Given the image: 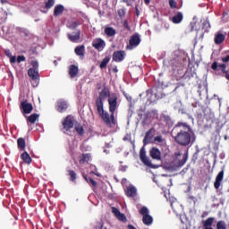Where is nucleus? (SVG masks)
Returning <instances> with one entry per match:
<instances>
[{
	"mask_svg": "<svg viewBox=\"0 0 229 229\" xmlns=\"http://www.w3.org/2000/svg\"><path fill=\"white\" fill-rule=\"evenodd\" d=\"M171 135L176 144L184 148L192 146V143L196 141V134L187 123H177L173 128Z\"/></svg>",
	"mask_w": 229,
	"mask_h": 229,
	"instance_id": "obj_1",
	"label": "nucleus"
},
{
	"mask_svg": "<svg viewBox=\"0 0 229 229\" xmlns=\"http://www.w3.org/2000/svg\"><path fill=\"white\" fill-rule=\"evenodd\" d=\"M98 113L100 115L101 119L103 120V122L105 123V124L106 126H108L109 128H112V124L114 126H115V124H117V122L115 121V116H114V121L113 122V118H112V114L110 115V114H108V112H105V108L104 106H102V108L99 109V107H97Z\"/></svg>",
	"mask_w": 229,
	"mask_h": 229,
	"instance_id": "obj_2",
	"label": "nucleus"
},
{
	"mask_svg": "<svg viewBox=\"0 0 229 229\" xmlns=\"http://www.w3.org/2000/svg\"><path fill=\"white\" fill-rule=\"evenodd\" d=\"M106 98H108V99L110 98H112V95L110 94V89L104 88L99 93H98V97L96 98L95 100V105L97 106V108L101 109L102 106H104V101L105 99H106Z\"/></svg>",
	"mask_w": 229,
	"mask_h": 229,
	"instance_id": "obj_3",
	"label": "nucleus"
},
{
	"mask_svg": "<svg viewBox=\"0 0 229 229\" xmlns=\"http://www.w3.org/2000/svg\"><path fill=\"white\" fill-rule=\"evenodd\" d=\"M63 130L64 133H69L72 128H74V117L72 114H68L62 122Z\"/></svg>",
	"mask_w": 229,
	"mask_h": 229,
	"instance_id": "obj_4",
	"label": "nucleus"
},
{
	"mask_svg": "<svg viewBox=\"0 0 229 229\" xmlns=\"http://www.w3.org/2000/svg\"><path fill=\"white\" fill-rule=\"evenodd\" d=\"M140 216H143V225H146V226H150V225H153V216H149V209H148L146 207H142L140 209Z\"/></svg>",
	"mask_w": 229,
	"mask_h": 229,
	"instance_id": "obj_5",
	"label": "nucleus"
},
{
	"mask_svg": "<svg viewBox=\"0 0 229 229\" xmlns=\"http://www.w3.org/2000/svg\"><path fill=\"white\" fill-rule=\"evenodd\" d=\"M108 105L113 123H114V114H115V110H117V95L115 93H113L108 98Z\"/></svg>",
	"mask_w": 229,
	"mask_h": 229,
	"instance_id": "obj_6",
	"label": "nucleus"
},
{
	"mask_svg": "<svg viewBox=\"0 0 229 229\" xmlns=\"http://www.w3.org/2000/svg\"><path fill=\"white\" fill-rule=\"evenodd\" d=\"M140 160L142 162V164H144V165H147V167L157 169V165H154L149 157H146V148H144V147H142L140 150Z\"/></svg>",
	"mask_w": 229,
	"mask_h": 229,
	"instance_id": "obj_7",
	"label": "nucleus"
},
{
	"mask_svg": "<svg viewBox=\"0 0 229 229\" xmlns=\"http://www.w3.org/2000/svg\"><path fill=\"white\" fill-rule=\"evenodd\" d=\"M139 44H140V37L139 34H134L131 37L129 45H127L126 49L131 51V49H133V47H137Z\"/></svg>",
	"mask_w": 229,
	"mask_h": 229,
	"instance_id": "obj_8",
	"label": "nucleus"
},
{
	"mask_svg": "<svg viewBox=\"0 0 229 229\" xmlns=\"http://www.w3.org/2000/svg\"><path fill=\"white\" fill-rule=\"evenodd\" d=\"M20 110L22 114H31V112H33V105L29 103L28 100H24L21 102Z\"/></svg>",
	"mask_w": 229,
	"mask_h": 229,
	"instance_id": "obj_9",
	"label": "nucleus"
},
{
	"mask_svg": "<svg viewBox=\"0 0 229 229\" xmlns=\"http://www.w3.org/2000/svg\"><path fill=\"white\" fill-rule=\"evenodd\" d=\"M217 67H220L221 68V72H223V74H225V80H228L229 81V72L226 70V64H218L217 62H213V64H211V69L213 71H217Z\"/></svg>",
	"mask_w": 229,
	"mask_h": 229,
	"instance_id": "obj_10",
	"label": "nucleus"
},
{
	"mask_svg": "<svg viewBox=\"0 0 229 229\" xmlns=\"http://www.w3.org/2000/svg\"><path fill=\"white\" fill-rule=\"evenodd\" d=\"M106 47V43H105V40H103L101 38H95L92 41V47L97 49V51H103Z\"/></svg>",
	"mask_w": 229,
	"mask_h": 229,
	"instance_id": "obj_11",
	"label": "nucleus"
},
{
	"mask_svg": "<svg viewBox=\"0 0 229 229\" xmlns=\"http://www.w3.org/2000/svg\"><path fill=\"white\" fill-rule=\"evenodd\" d=\"M125 56H126V53L123 50L114 51L113 53V61L116 63L123 62Z\"/></svg>",
	"mask_w": 229,
	"mask_h": 229,
	"instance_id": "obj_12",
	"label": "nucleus"
},
{
	"mask_svg": "<svg viewBox=\"0 0 229 229\" xmlns=\"http://www.w3.org/2000/svg\"><path fill=\"white\" fill-rule=\"evenodd\" d=\"M149 157H151L153 160H162V152H160V149L154 147L149 150Z\"/></svg>",
	"mask_w": 229,
	"mask_h": 229,
	"instance_id": "obj_13",
	"label": "nucleus"
},
{
	"mask_svg": "<svg viewBox=\"0 0 229 229\" xmlns=\"http://www.w3.org/2000/svg\"><path fill=\"white\" fill-rule=\"evenodd\" d=\"M225 178V170L220 171L215 180L214 187L215 189L218 190L219 187H221V183L223 182V179Z\"/></svg>",
	"mask_w": 229,
	"mask_h": 229,
	"instance_id": "obj_14",
	"label": "nucleus"
},
{
	"mask_svg": "<svg viewBox=\"0 0 229 229\" xmlns=\"http://www.w3.org/2000/svg\"><path fill=\"white\" fill-rule=\"evenodd\" d=\"M69 108V105L67 104V101L65 100H59L57 101L56 110L57 112H60V114H64L65 110Z\"/></svg>",
	"mask_w": 229,
	"mask_h": 229,
	"instance_id": "obj_15",
	"label": "nucleus"
},
{
	"mask_svg": "<svg viewBox=\"0 0 229 229\" xmlns=\"http://www.w3.org/2000/svg\"><path fill=\"white\" fill-rule=\"evenodd\" d=\"M81 37V30H78L76 32L68 34V38L71 42H78Z\"/></svg>",
	"mask_w": 229,
	"mask_h": 229,
	"instance_id": "obj_16",
	"label": "nucleus"
},
{
	"mask_svg": "<svg viewBox=\"0 0 229 229\" xmlns=\"http://www.w3.org/2000/svg\"><path fill=\"white\" fill-rule=\"evenodd\" d=\"M225 38L226 36H225V34L218 32L215 35L214 42L216 46H221V44L225 42Z\"/></svg>",
	"mask_w": 229,
	"mask_h": 229,
	"instance_id": "obj_17",
	"label": "nucleus"
},
{
	"mask_svg": "<svg viewBox=\"0 0 229 229\" xmlns=\"http://www.w3.org/2000/svg\"><path fill=\"white\" fill-rule=\"evenodd\" d=\"M28 74L33 81H37V80H40V74L38 73V70H35L33 68H30L28 71Z\"/></svg>",
	"mask_w": 229,
	"mask_h": 229,
	"instance_id": "obj_18",
	"label": "nucleus"
},
{
	"mask_svg": "<svg viewBox=\"0 0 229 229\" xmlns=\"http://www.w3.org/2000/svg\"><path fill=\"white\" fill-rule=\"evenodd\" d=\"M174 24H180L183 21V13L182 12H177L171 19Z\"/></svg>",
	"mask_w": 229,
	"mask_h": 229,
	"instance_id": "obj_19",
	"label": "nucleus"
},
{
	"mask_svg": "<svg viewBox=\"0 0 229 229\" xmlns=\"http://www.w3.org/2000/svg\"><path fill=\"white\" fill-rule=\"evenodd\" d=\"M21 159L22 160L23 164H27L28 165H30V164H31V162H33V160L31 159V157L30 156V154L26 151H24L21 156H20Z\"/></svg>",
	"mask_w": 229,
	"mask_h": 229,
	"instance_id": "obj_20",
	"label": "nucleus"
},
{
	"mask_svg": "<svg viewBox=\"0 0 229 229\" xmlns=\"http://www.w3.org/2000/svg\"><path fill=\"white\" fill-rule=\"evenodd\" d=\"M79 71L80 70L76 64H71L69 67L70 78H76V76H78Z\"/></svg>",
	"mask_w": 229,
	"mask_h": 229,
	"instance_id": "obj_21",
	"label": "nucleus"
},
{
	"mask_svg": "<svg viewBox=\"0 0 229 229\" xmlns=\"http://www.w3.org/2000/svg\"><path fill=\"white\" fill-rule=\"evenodd\" d=\"M64 10H65L64 5L62 4L55 5L54 9V17H58V15H62V13H64Z\"/></svg>",
	"mask_w": 229,
	"mask_h": 229,
	"instance_id": "obj_22",
	"label": "nucleus"
},
{
	"mask_svg": "<svg viewBox=\"0 0 229 229\" xmlns=\"http://www.w3.org/2000/svg\"><path fill=\"white\" fill-rule=\"evenodd\" d=\"M39 117H40V114L34 113V114H30V116H28L27 123H30V124H35V123H37V121H38Z\"/></svg>",
	"mask_w": 229,
	"mask_h": 229,
	"instance_id": "obj_23",
	"label": "nucleus"
},
{
	"mask_svg": "<svg viewBox=\"0 0 229 229\" xmlns=\"http://www.w3.org/2000/svg\"><path fill=\"white\" fill-rule=\"evenodd\" d=\"M82 176H83L85 182H87V183H89V185L90 187H98V182L96 181H94V179H92V177H89L85 174H82Z\"/></svg>",
	"mask_w": 229,
	"mask_h": 229,
	"instance_id": "obj_24",
	"label": "nucleus"
},
{
	"mask_svg": "<svg viewBox=\"0 0 229 229\" xmlns=\"http://www.w3.org/2000/svg\"><path fill=\"white\" fill-rule=\"evenodd\" d=\"M125 192L128 198H135L137 196V189L133 186L127 188Z\"/></svg>",
	"mask_w": 229,
	"mask_h": 229,
	"instance_id": "obj_25",
	"label": "nucleus"
},
{
	"mask_svg": "<svg viewBox=\"0 0 229 229\" xmlns=\"http://www.w3.org/2000/svg\"><path fill=\"white\" fill-rule=\"evenodd\" d=\"M75 55H77V56H81L83 58V56H85V46L81 45V46H78L75 47Z\"/></svg>",
	"mask_w": 229,
	"mask_h": 229,
	"instance_id": "obj_26",
	"label": "nucleus"
},
{
	"mask_svg": "<svg viewBox=\"0 0 229 229\" xmlns=\"http://www.w3.org/2000/svg\"><path fill=\"white\" fill-rule=\"evenodd\" d=\"M17 146L20 151H24L26 149V140L24 138H19L17 140Z\"/></svg>",
	"mask_w": 229,
	"mask_h": 229,
	"instance_id": "obj_27",
	"label": "nucleus"
},
{
	"mask_svg": "<svg viewBox=\"0 0 229 229\" xmlns=\"http://www.w3.org/2000/svg\"><path fill=\"white\" fill-rule=\"evenodd\" d=\"M104 32L107 37H115V33H116L115 29L112 27H106Z\"/></svg>",
	"mask_w": 229,
	"mask_h": 229,
	"instance_id": "obj_28",
	"label": "nucleus"
},
{
	"mask_svg": "<svg viewBox=\"0 0 229 229\" xmlns=\"http://www.w3.org/2000/svg\"><path fill=\"white\" fill-rule=\"evenodd\" d=\"M210 21L208 19L205 20L202 23V30H204V33H208L210 31Z\"/></svg>",
	"mask_w": 229,
	"mask_h": 229,
	"instance_id": "obj_29",
	"label": "nucleus"
},
{
	"mask_svg": "<svg viewBox=\"0 0 229 229\" xmlns=\"http://www.w3.org/2000/svg\"><path fill=\"white\" fill-rule=\"evenodd\" d=\"M75 131L80 135L81 137H83L85 135V129L81 126V124L78 123L75 125Z\"/></svg>",
	"mask_w": 229,
	"mask_h": 229,
	"instance_id": "obj_30",
	"label": "nucleus"
},
{
	"mask_svg": "<svg viewBox=\"0 0 229 229\" xmlns=\"http://www.w3.org/2000/svg\"><path fill=\"white\" fill-rule=\"evenodd\" d=\"M110 59H111L110 55L106 56L102 60V62H101V64L99 65L100 69H106V65H108V63L110 62Z\"/></svg>",
	"mask_w": 229,
	"mask_h": 229,
	"instance_id": "obj_31",
	"label": "nucleus"
},
{
	"mask_svg": "<svg viewBox=\"0 0 229 229\" xmlns=\"http://www.w3.org/2000/svg\"><path fill=\"white\" fill-rule=\"evenodd\" d=\"M153 131H155L154 128L149 129L145 135V138L143 140V144L146 146L148 144V140H149V138L151 137V134L153 133Z\"/></svg>",
	"mask_w": 229,
	"mask_h": 229,
	"instance_id": "obj_32",
	"label": "nucleus"
},
{
	"mask_svg": "<svg viewBox=\"0 0 229 229\" xmlns=\"http://www.w3.org/2000/svg\"><path fill=\"white\" fill-rule=\"evenodd\" d=\"M89 160H90V154H82V156L79 160V163L80 164L89 163Z\"/></svg>",
	"mask_w": 229,
	"mask_h": 229,
	"instance_id": "obj_33",
	"label": "nucleus"
},
{
	"mask_svg": "<svg viewBox=\"0 0 229 229\" xmlns=\"http://www.w3.org/2000/svg\"><path fill=\"white\" fill-rule=\"evenodd\" d=\"M68 175L70 176V182H76L77 174L74 170H68Z\"/></svg>",
	"mask_w": 229,
	"mask_h": 229,
	"instance_id": "obj_34",
	"label": "nucleus"
},
{
	"mask_svg": "<svg viewBox=\"0 0 229 229\" xmlns=\"http://www.w3.org/2000/svg\"><path fill=\"white\" fill-rule=\"evenodd\" d=\"M215 218L214 217H208L205 222L203 226L205 228H209V226H212L214 225Z\"/></svg>",
	"mask_w": 229,
	"mask_h": 229,
	"instance_id": "obj_35",
	"label": "nucleus"
},
{
	"mask_svg": "<svg viewBox=\"0 0 229 229\" xmlns=\"http://www.w3.org/2000/svg\"><path fill=\"white\" fill-rule=\"evenodd\" d=\"M216 229H228L226 226V222L220 220L216 224Z\"/></svg>",
	"mask_w": 229,
	"mask_h": 229,
	"instance_id": "obj_36",
	"label": "nucleus"
},
{
	"mask_svg": "<svg viewBox=\"0 0 229 229\" xmlns=\"http://www.w3.org/2000/svg\"><path fill=\"white\" fill-rule=\"evenodd\" d=\"M165 140H164V137H162V135H159L154 138L155 144H164Z\"/></svg>",
	"mask_w": 229,
	"mask_h": 229,
	"instance_id": "obj_37",
	"label": "nucleus"
},
{
	"mask_svg": "<svg viewBox=\"0 0 229 229\" xmlns=\"http://www.w3.org/2000/svg\"><path fill=\"white\" fill-rule=\"evenodd\" d=\"M53 6H55V0H48L45 4V8L47 10H50V8H53Z\"/></svg>",
	"mask_w": 229,
	"mask_h": 229,
	"instance_id": "obj_38",
	"label": "nucleus"
},
{
	"mask_svg": "<svg viewBox=\"0 0 229 229\" xmlns=\"http://www.w3.org/2000/svg\"><path fill=\"white\" fill-rule=\"evenodd\" d=\"M187 158H188L187 154H184L183 157H182V159L179 160V162H178L179 167H182V165H185V164L187 163Z\"/></svg>",
	"mask_w": 229,
	"mask_h": 229,
	"instance_id": "obj_39",
	"label": "nucleus"
},
{
	"mask_svg": "<svg viewBox=\"0 0 229 229\" xmlns=\"http://www.w3.org/2000/svg\"><path fill=\"white\" fill-rule=\"evenodd\" d=\"M80 26V21H72L69 25L70 30H76Z\"/></svg>",
	"mask_w": 229,
	"mask_h": 229,
	"instance_id": "obj_40",
	"label": "nucleus"
},
{
	"mask_svg": "<svg viewBox=\"0 0 229 229\" xmlns=\"http://www.w3.org/2000/svg\"><path fill=\"white\" fill-rule=\"evenodd\" d=\"M169 6L172 10H174V8H177L178 4L174 0H169Z\"/></svg>",
	"mask_w": 229,
	"mask_h": 229,
	"instance_id": "obj_41",
	"label": "nucleus"
},
{
	"mask_svg": "<svg viewBox=\"0 0 229 229\" xmlns=\"http://www.w3.org/2000/svg\"><path fill=\"white\" fill-rule=\"evenodd\" d=\"M16 62L21 64V62H26V57L24 55H18Z\"/></svg>",
	"mask_w": 229,
	"mask_h": 229,
	"instance_id": "obj_42",
	"label": "nucleus"
},
{
	"mask_svg": "<svg viewBox=\"0 0 229 229\" xmlns=\"http://www.w3.org/2000/svg\"><path fill=\"white\" fill-rule=\"evenodd\" d=\"M112 212H113V214L115 216V217H117V216H118L119 214H121V211H119V210L117 209V208H115V207H113V208H112Z\"/></svg>",
	"mask_w": 229,
	"mask_h": 229,
	"instance_id": "obj_43",
	"label": "nucleus"
},
{
	"mask_svg": "<svg viewBox=\"0 0 229 229\" xmlns=\"http://www.w3.org/2000/svg\"><path fill=\"white\" fill-rule=\"evenodd\" d=\"M31 65H32V69H35L36 71H38V62H37V61H33L32 63H31Z\"/></svg>",
	"mask_w": 229,
	"mask_h": 229,
	"instance_id": "obj_44",
	"label": "nucleus"
},
{
	"mask_svg": "<svg viewBox=\"0 0 229 229\" xmlns=\"http://www.w3.org/2000/svg\"><path fill=\"white\" fill-rule=\"evenodd\" d=\"M117 219H119V221H124V219H126V216H124V214L120 213L118 216H116Z\"/></svg>",
	"mask_w": 229,
	"mask_h": 229,
	"instance_id": "obj_45",
	"label": "nucleus"
},
{
	"mask_svg": "<svg viewBox=\"0 0 229 229\" xmlns=\"http://www.w3.org/2000/svg\"><path fill=\"white\" fill-rule=\"evenodd\" d=\"M123 27L125 28V30H127L128 31H130V30H131V28H130V25L128 24V21H123Z\"/></svg>",
	"mask_w": 229,
	"mask_h": 229,
	"instance_id": "obj_46",
	"label": "nucleus"
},
{
	"mask_svg": "<svg viewBox=\"0 0 229 229\" xmlns=\"http://www.w3.org/2000/svg\"><path fill=\"white\" fill-rule=\"evenodd\" d=\"M9 58L11 64H15V62H17V57H15V55H11Z\"/></svg>",
	"mask_w": 229,
	"mask_h": 229,
	"instance_id": "obj_47",
	"label": "nucleus"
},
{
	"mask_svg": "<svg viewBox=\"0 0 229 229\" xmlns=\"http://www.w3.org/2000/svg\"><path fill=\"white\" fill-rule=\"evenodd\" d=\"M131 1L134 2L136 0H123V3H125L127 4V6H131Z\"/></svg>",
	"mask_w": 229,
	"mask_h": 229,
	"instance_id": "obj_48",
	"label": "nucleus"
},
{
	"mask_svg": "<svg viewBox=\"0 0 229 229\" xmlns=\"http://www.w3.org/2000/svg\"><path fill=\"white\" fill-rule=\"evenodd\" d=\"M221 60L224 62V64H227L229 61V55H227L225 57H222Z\"/></svg>",
	"mask_w": 229,
	"mask_h": 229,
	"instance_id": "obj_49",
	"label": "nucleus"
},
{
	"mask_svg": "<svg viewBox=\"0 0 229 229\" xmlns=\"http://www.w3.org/2000/svg\"><path fill=\"white\" fill-rule=\"evenodd\" d=\"M118 15H119V17H124V15H125V13H124V10H119L118 11Z\"/></svg>",
	"mask_w": 229,
	"mask_h": 229,
	"instance_id": "obj_50",
	"label": "nucleus"
},
{
	"mask_svg": "<svg viewBox=\"0 0 229 229\" xmlns=\"http://www.w3.org/2000/svg\"><path fill=\"white\" fill-rule=\"evenodd\" d=\"M5 55H6V56H8V58H11V56H13L12 52H10V50H6Z\"/></svg>",
	"mask_w": 229,
	"mask_h": 229,
	"instance_id": "obj_51",
	"label": "nucleus"
},
{
	"mask_svg": "<svg viewBox=\"0 0 229 229\" xmlns=\"http://www.w3.org/2000/svg\"><path fill=\"white\" fill-rule=\"evenodd\" d=\"M95 229H103V224H98L95 226Z\"/></svg>",
	"mask_w": 229,
	"mask_h": 229,
	"instance_id": "obj_52",
	"label": "nucleus"
},
{
	"mask_svg": "<svg viewBox=\"0 0 229 229\" xmlns=\"http://www.w3.org/2000/svg\"><path fill=\"white\" fill-rule=\"evenodd\" d=\"M136 15L140 16V12L139 11V8L136 7Z\"/></svg>",
	"mask_w": 229,
	"mask_h": 229,
	"instance_id": "obj_53",
	"label": "nucleus"
},
{
	"mask_svg": "<svg viewBox=\"0 0 229 229\" xmlns=\"http://www.w3.org/2000/svg\"><path fill=\"white\" fill-rule=\"evenodd\" d=\"M179 114H185V110L184 109H179Z\"/></svg>",
	"mask_w": 229,
	"mask_h": 229,
	"instance_id": "obj_54",
	"label": "nucleus"
},
{
	"mask_svg": "<svg viewBox=\"0 0 229 229\" xmlns=\"http://www.w3.org/2000/svg\"><path fill=\"white\" fill-rule=\"evenodd\" d=\"M145 4H149L151 3V0H144Z\"/></svg>",
	"mask_w": 229,
	"mask_h": 229,
	"instance_id": "obj_55",
	"label": "nucleus"
},
{
	"mask_svg": "<svg viewBox=\"0 0 229 229\" xmlns=\"http://www.w3.org/2000/svg\"><path fill=\"white\" fill-rule=\"evenodd\" d=\"M117 71H118L117 68L113 69V72H117Z\"/></svg>",
	"mask_w": 229,
	"mask_h": 229,
	"instance_id": "obj_56",
	"label": "nucleus"
},
{
	"mask_svg": "<svg viewBox=\"0 0 229 229\" xmlns=\"http://www.w3.org/2000/svg\"><path fill=\"white\" fill-rule=\"evenodd\" d=\"M225 140H228L229 137L228 136H225Z\"/></svg>",
	"mask_w": 229,
	"mask_h": 229,
	"instance_id": "obj_57",
	"label": "nucleus"
},
{
	"mask_svg": "<svg viewBox=\"0 0 229 229\" xmlns=\"http://www.w3.org/2000/svg\"><path fill=\"white\" fill-rule=\"evenodd\" d=\"M43 13H47V11H41Z\"/></svg>",
	"mask_w": 229,
	"mask_h": 229,
	"instance_id": "obj_58",
	"label": "nucleus"
}]
</instances>
